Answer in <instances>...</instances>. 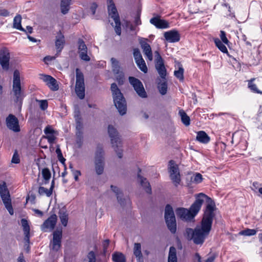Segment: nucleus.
Instances as JSON below:
<instances>
[{
	"mask_svg": "<svg viewBox=\"0 0 262 262\" xmlns=\"http://www.w3.org/2000/svg\"><path fill=\"white\" fill-rule=\"evenodd\" d=\"M112 71L116 77L117 80L119 84H122L124 80V75L121 70L119 62L116 59L112 57L111 59Z\"/></svg>",
	"mask_w": 262,
	"mask_h": 262,
	"instance_id": "f8f14e48",
	"label": "nucleus"
},
{
	"mask_svg": "<svg viewBox=\"0 0 262 262\" xmlns=\"http://www.w3.org/2000/svg\"><path fill=\"white\" fill-rule=\"evenodd\" d=\"M6 124L7 127L15 132L19 131L18 120L13 115L10 114L6 118Z\"/></svg>",
	"mask_w": 262,
	"mask_h": 262,
	"instance_id": "aec40b11",
	"label": "nucleus"
},
{
	"mask_svg": "<svg viewBox=\"0 0 262 262\" xmlns=\"http://www.w3.org/2000/svg\"><path fill=\"white\" fill-rule=\"evenodd\" d=\"M79 112H75V118L76 121V144L78 147H80L82 144V124L80 117Z\"/></svg>",
	"mask_w": 262,
	"mask_h": 262,
	"instance_id": "ddd939ff",
	"label": "nucleus"
},
{
	"mask_svg": "<svg viewBox=\"0 0 262 262\" xmlns=\"http://www.w3.org/2000/svg\"><path fill=\"white\" fill-rule=\"evenodd\" d=\"M203 180L202 176L199 173H196L194 175L193 178H192V181L196 184L200 183Z\"/></svg>",
	"mask_w": 262,
	"mask_h": 262,
	"instance_id": "de8ad7c7",
	"label": "nucleus"
},
{
	"mask_svg": "<svg viewBox=\"0 0 262 262\" xmlns=\"http://www.w3.org/2000/svg\"><path fill=\"white\" fill-rule=\"evenodd\" d=\"M21 16L20 15H17L14 18L13 27L14 28L26 32L21 26Z\"/></svg>",
	"mask_w": 262,
	"mask_h": 262,
	"instance_id": "7c9ffc66",
	"label": "nucleus"
},
{
	"mask_svg": "<svg viewBox=\"0 0 262 262\" xmlns=\"http://www.w3.org/2000/svg\"><path fill=\"white\" fill-rule=\"evenodd\" d=\"M75 93L80 99L85 97V84L84 75L80 69H76Z\"/></svg>",
	"mask_w": 262,
	"mask_h": 262,
	"instance_id": "423d86ee",
	"label": "nucleus"
},
{
	"mask_svg": "<svg viewBox=\"0 0 262 262\" xmlns=\"http://www.w3.org/2000/svg\"><path fill=\"white\" fill-rule=\"evenodd\" d=\"M39 103V106L41 110L44 111L48 107V102L46 100H37Z\"/></svg>",
	"mask_w": 262,
	"mask_h": 262,
	"instance_id": "3c124183",
	"label": "nucleus"
},
{
	"mask_svg": "<svg viewBox=\"0 0 262 262\" xmlns=\"http://www.w3.org/2000/svg\"><path fill=\"white\" fill-rule=\"evenodd\" d=\"M87 258L88 262H96V255L94 252L92 251L89 252Z\"/></svg>",
	"mask_w": 262,
	"mask_h": 262,
	"instance_id": "09e8293b",
	"label": "nucleus"
},
{
	"mask_svg": "<svg viewBox=\"0 0 262 262\" xmlns=\"http://www.w3.org/2000/svg\"><path fill=\"white\" fill-rule=\"evenodd\" d=\"M179 114L181 117L182 123L186 126L189 125L190 121V118L185 111L183 110H180L179 112Z\"/></svg>",
	"mask_w": 262,
	"mask_h": 262,
	"instance_id": "72a5a7b5",
	"label": "nucleus"
},
{
	"mask_svg": "<svg viewBox=\"0 0 262 262\" xmlns=\"http://www.w3.org/2000/svg\"><path fill=\"white\" fill-rule=\"evenodd\" d=\"M150 23L158 29H166L169 27V23L158 17H152L150 19Z\"/></svg>",
	"mask_w": 262,
	"mask_h": 262,
	"instance_id": "b1692460",
	"label": "nucleus"
},
{
	"mask_svg": "<svg viewBox=\"0 0 262 262\" xmlns=\"http://www.w3.org/2000/svg\"><path fill=\"white\" fill-rule=\"evenodd\" d=\"M62 230L57 228L53 233V239L51 241L50 248L51 250L57 251L61 246Z\"/></svg>",
	"mask_w": 262,
	"mask_h": 262,
	"instance_id": "2eb2a0df",
	"label": "nucleus"
},
{
	"mask_svg": "<svg viewBox=\"0 0 262 262\" xmlns=\"http://www.w3.org/2000/svg\"><path fill=\"white\" fill-rule=\"evenodd\" d=\"M165 220L168 229L174 234L177 231V223L172 207L167 204L165 209Z\"/></svg>",
	"mask_w": 262,
	"mask_h": 262,
	"instance_id": "0eeeda50",
	"label": "nucleus"
},
{
	"mask_svg": "<svg viewBox=\"0 0 262 262\" xmlns=\"http://www.w3.org/2000/svg\"><path fill=\"white\" fill-rule=\"evenodd\" d=\"M168 262H177V250L174 247L169 248Z\"/></svg>",
	"mask_w": 262,
	"mask_h": 262,
	"instance_id": "473e14b6",
	"label": "nucleus"
},
{
	"mask_svg": "<svg viewBox=\"0 0 262 262\" xmlns=\"http://www.w3.org/2000/svg\"><path fill=\"white\" fill-rule=\"evenodd\" d=\"M111 91L113 95L114 104L120 114L123 115L126 114L127 106L126 102L123 94L115 83L111 84Z\"/></svg>",
	"mask_w": 262,
	"mask_h": 262,
	"instance_id": "20e7f679",
	"label": "nucleus"
},
{
	"mask_svg": "<svg viewBox=\"0 0 262 262\" xmlns=\"http://www.w3.org/2000/svg\"><path fill=\"white\" fill-rule=\"evenodd\" d=\"M156 64L155 67L160 77L164 79L166 76V70L165 68L163 60L158 51L155 52Z\"/></svg>",
	"mask_w": 262,
	"mask_h": 262,
	"instance_id": "dca6fc26",
	"label": "nucleus"
},
{
	"mask_svg": "<svg viewBox=\"0 0 262 262\" xmlns=\"http://www.w3.org/2000/svg\"><path fill=\"white\" fill-rule=\"evenodd\" d=\"M0 195L5 207L9 213L13 215L14 211L11 204L10 195L5 182L0 184Z\"/></svg>",
	"mask_w": 262,
	"mask_h": 262,
	"instance_id": "1a4fd4ad",
	"label": "nucleus"
},
{
	"mask_svg": "<svg viewBox=\"0 0 262 262\" xmlns=\"http://www.w3.org/2000/svg\"><path fill=\"white\" fill-rule=\"evenodd\" d=\"M107 10L109 16L112 18L114 20L119 19V16L117 10L113 0H107Z\"/></svg>",
	"mask_w": 262,
	"mask_h": 262,
	"instance_id": "5701e85b",
	"label": "nucleus"
},
{
	"mask_svg": "<svg viewBox=\"0 0 262 262\" xmlns=\"http://www.w3.org/2000/svg\"><path fill=\"white\" fill-rule=\"evenodd\" d=\"M108 133L111 138V143L116 152L118 157L121 158L123 156L121 147V141L116 129L113 125L108 126Z\"/></svg>",
	"mask_w": 262,
	"mask_h": 262,
	"instance_id": "39448f33",
	"label": "nucleus"
},
{
	"mask_svg": "<svg viewBox=\"0 0 262 262\" xmlns=\"http://www.w3.org/2000/svg\"><path fill=\"white\" fill-rule=\"evenodd\" d=\"M256 233V231L255 229H247L246 230L241 231L239 232V234L241 235L246 236H251L255 235Z\"/></svg>",
	"mask_w": 262,
	"mask_h": 262,
	"instance_id": "37998d69",
	"label": "nucleus"
},
{
	"mask_svg": "<svg viewBox=\"0 0 262 262\" xmlns=\"http://www.w3.org/2000/svg\"><path fill=\"white\" fill-rule=\"evenodd\" d=\"M134 57L135 58V61L143 58L141 54L138 49H135L134 50Z\"/></svg>",
	"mask_w": 262,
	"mask_h": 262,
	"instance_id": "8fccbe9b",
	"label": "nucleus"
},
{
	"mask_svg": "<svg viewBox=\"0 0 262 262\" xmlns=\"http://www.w3.org/2000/svg\"><path fill=\"white\" fill-rule=\"evenodd\" d=\"M138 178L141 185L145 189L146 192L148 193H151V188L149 184V183L147 181L146 179L141 176L139 173H138Z\"/></svg>",
	"mask_w": 262,
	"mask_h": 262,
	"instance_id": "bb28decb",
	"label": "nucleus"
},
{
	"mask_svg": "<svg viewBox=\"0 0 262 262\" xmlns=\"http://www.w3.org/2000/svg\"><path fill=\"white\" fill-rule=\"evenodd\" d=\"M111 187L112 190L116 193L118 202L121 206H123L124 204L125 199H122L123 195L119 188L113 185H111Z\"/></svg>",
	"mask_w": 262,
	"mask_h": 262,
	"instance_id": "c756f323",
	"label": "nucleus"
},
{
	"mask_svg": "<svg viewBox=\"0 0 262 262\" xmlns=\"http://www.w3.org/2000/svg\"><path fill=\"white\" fill-rule=\"evenodd\" d=\"M55 42V46L57 49V52H59L63 48L64 36L61 33L58 34Z\"/></svg>",
	"mask_w": 262,
	"mask_h": 262,
	"instance_id": "c85d7f7f",
	"label": "nucleus"
},
{
	"mask_svg": "<svg viewBox=\"0 0 262 262\" xmlns=\"http://www.w3.org/2000/svg\"><path fill=\"white\" fill-rule=\"evenodd\" d=\"M114 21L115 23V30L116 33V34L118 35H120L121 33V23L119 19H117L116 20H114Z\"/></svg>",
	"mask_w": 262,
	"mask_h": 262,
	"instance_id": "49530a36",
	"label": "nucleus"
},
{
	"mask_svg": "<svg viewBox=\"0 0 262 262\" xmlns=\"http://www.w3.org/2000/svg\"><path fill=\"white\" fill-rule=\"evenodd\" d=\"M97 7H98V5L96 3H93L92 4L91 7H90V10L92 11L93 15H94L95 14L96 10Z\"/></svg>",
	"mask_w": 262,
	"mask_h": 262,
	"instance_id": "13d9d810",
	"label": "nucleus"
},
{
	"mask_svg": "<svg viewBox=\"0 0 262 262\" xmlns=\"http://www.w3.org/2000/svg\"><path fill=\"white\" fill-rule=\"evenodd\" d=\"M33 211H34V212L36 214H38L39 215H40L41 216L43 215V212L41 211H40V210H39L38 209H34Z\"/></svg>",
	"mask_w": 262,
	"mask_h": 262,
	"instance_id": "338daca9",
	"label": "nucleus"
},
{
	"mask_svg": "<svg viewBox=\"0 0 262 262\" xmlns=\"http://www.w3.org/2000/svg\"><path fill=\"white\" fill-rule=\"evenodd\" d=\"M69 167L73 172L75 181H77L78 179V176L80 174V172L79 170H73V167L71 164H70Z\"/></svg>",
	"mask_w": 262,
	"mask_h": 262,
	"instance_id": "5fc2aeb1",
	"label": "nucleus"
},
{
	"mask_svg": "<svg viewBox=\"0 0 262 262\" xmlns=\"http://www.w3.org/2000/svg\"><path fill=\"white\" fill-rule=\"evenodd\" d=\"M57 217L56 214H52L48 217L41 225V229L43 231H52L57 223Z\"/></svg>",
	"mask_w": 262,
	"mask_h": 262,
	"instance_id": "f3484780",
	"label": "nucleus"
},
{
	"mask_svg": "<svg viewBox=\"0 0 262 262\" xmlns=\"http://www.w3.org/2000/svg\"><path fill=\"white\" fill-rule=\"evenodd\" d=\"M165 39L169 42H178L180 39V35L178 31L175 30L165 32L164 34Z\"/></svg>",
	"mask_w": 262,
	"mask_h": 262,
	"instance_id": "4be33fe9",
	"label": "nucleus"
},
{
	"mask_svg": "<svg viewBox=\"0 0 262 262\" xmlns=\"http://www.w3.org/2000/svg\"><path fill=\"white\" fill-rule=\"evenodd\" d=\"M129 82L139 97L142 98H147V93L144 88L142 83L139 79L134 77H129Z\"/></svg>",
	"mask_w": 262,
	"mask_h": 262,
	"instance_id": "9b49d317",
	"label": "nucleus"
},
{
	"mask_svg": "<svg viewBox=\"0 0 262 262\" xmlns=\"http://www.w3.org/2000/svg\"><path fill=\"white\" fill-rule=\"evenodd\" d=\"M9 12L5 9H0V16H7L9 15Z\"/></svg>",
	"mask_w": 262,
	"mask_h": 262,
	"instance_id": "bf43d9fd",
	"label": "nucleus"
},
{
	"mask_svg": "<svg viewBox=\"0 0 262 262\" xmlns=\"http://www.w3.org/2000/svg\"><path fill=\"white\" fill-rule=\"evenodd\" d=\"M147 39L141 38L140 39L141 47L143 50L144 55L147 57L149 60H152V53L150 46L147 43Z\"/></svg>",
	"mask_w": 262,
	"mask_h": 262,
	"instance_id": "412c9836",
	"label": "nucleus"
},
{
	"mask_svg": "<svg viewBox=\"0 0 262 262\" xmlns=\"http://www.w3.org/2000/svg\"><path fill=\"white\" fill-rule=\"evenodd\" d=\"M169 172L170 179L174 185L177 186L181 181L180 174L178 166L173 160L169 162Z\"/></svg>",
	"mask_w": 262,
	"mask_h": 262,
	"instance_id": "9d476101",
	"label": "nucleus"
},
{
	"mask_svg": "<svg viewBox=\"0 0 262 262\" xmlns=\"http://www.w3.org/2000/svg\"><path fill=\"white\" fill-rule=\"evenodd\" d=\"M212 221L206 217L202 219L200 226H197L194 229L187 228L185 236L187 239L192 240L196 245H202L211 229Z\"/></svg>",
	"mask_w": 262,
	"mask_h": 262,
	"instance_id": "f257e3e1",
	"label": "nucleus"
},
{
	"mask_svg": "<svg viewBox=\"0 0 262 262\" xmlns=\"http://www.w3.org/2000/svg\"><path fill=\"white\" fill-rule=\"evenodd\" d=\"M41 174L43 179V183L47 184L49 183L51 177V173L48 168H44L42 169Z\"/></svg>",
	"mask_w": 262,
	"mask_h": 262,
	"instance_id": "c9c22d12",
	"label": "nucleus"
},
{
	"mask_svg": "<svg viewBox=\"0 0 262 262\" xmlns=\"http://www.w3.org/2000/svg\"><path fill=\"white\" fill-rule=\"evenodd\" d=\"M40 78L46 83L51 90L55 91L58 90L59 86L57 81L53 77L48 75L40 74Z\"/></svg>",
	"mask_w": 262,
	"mask_h": 262,
	"instance_id": "a211bd4d",
	"label": "nucleus"
},
{
	"mask_svg": "<svg viewBox=\"0 0 262 262\" xmlns=\"http://www.w3.org/2000/svg\"><path fill=\"white\" fill-rule=\"evenodd\" d=\"M254 80L255 78H253L248 80V88L254 93L262 94V91L259 90L256 85L253 83Z\"/></svg>",
	"mask_w": 262,
	"mask_h": 262,
	"instance_id": "58836bf2",
	"label": "nucleus"
},
{
	"mask_svg": "<svg viewBox=\"0 0 262 262\" xmlns=\"http://www.w3.org/2000/svg\"><path fill=\"white\" fill-rule=\"evenodd\" d=\"M25 234V237L24 240L25 241V244H29L30 240H29V236H30V232H28V233H26V232L24 233Z\"/></svg>",
	"mask_w": 262,
	"mask_h": 262,
	"instance_id": "e2e57ef3",
	"label": "nucleus"
},
{
	"mask_svg": "<svg viewBox=\"0 0 262 262\" xmlns=\"http://www.w3.org/2000/svg\"><path fill=\"white\" fill-rule=\"evenodd\" d=\"M215 256L212 255L209 257L205 261V262H214Z\"/></svg>",
	"mask_w": 262,
	"mask_h": 262,
	"instance_id": "69168bd1",
	"label": "nucleus"
},
{
	"mask_svg": "<svg viewBox=\"0 0 262 262\" xmlns=\"http://www.w3.org/2000/svg\"><path fill=\"white\" fill-rule=\"evenodd\" d=\"M158 89L161 94L164 95L167 93V86L166 82H163L159 84Z\"/></svg>",
	"mask_w": 262,
	"mask_h": 262,
	"instance_id": "c03bdc74",
	"label": "nucleus"
},
{
	"mask_svg": "<svg viewBox=\"0 0 262 262\" xmlns=\"http://www.w3.org/2000/svg\"><path fill=\"white\" fill-rule=\"evenodd\" d=\"M112 259L114 262H126L125 255L120 252H116L112 255Z\"/></svg>",
	"mask_w": 262,
	"mask_h": 262,
	"instance_id": "e433bc0d",
	"label": "nucleus"
},
{
	"mask_svg": "<svg viewBox=\"0 0 262 262\" xmlns=\"http://www.w3.org/2000/svg\"><path fill=\"white\" fill-rule=\"evenodd\" d=\"M138 68L144 73H146L147 72V68L146 67L145 61L143 58L136 61Z\"/></svg>",
	"mask_w": 262,
	"mask_h": 262,
	"instance_id": "ea45409f",
	"label": "nucleus"
},
{
	"mask_svg": "<svg viewBox=\"0 0 262 262\" xmlns=\"http://www.w3.org/2000/svg\"><path fill=\"white\" fill-rule=\"evenodd\" d=\"M214 43L219 49L224 53H228V50L226 47L223 43V42L219 38H215L214 39Z\"/></svg>",
	"mask_w": 262,
	"mask_h": 262,
	"instance_id": "4c0bfd02",
	"label": "nucleus"
},
{
	"mask_svg": "<svg viewBox=\"0 0 262 262\" xmlns=\"http://www.w3.org/2000/svg\"><path fill=\"white\" fill-rule=\"evenodd\" d=\"M183 74L184 69L182 66L179 67L178 70L175 71L174 72V76L180 80H183L184 79Z\"/></svg>",
	"mask_w": 262,
	"mask_h": 262,
	"instance_id": "79ce46f5",
	"label": "nucleus"
},
{
	"mask_svg": "<svg viewBox=\"0 0 262 262\" xmlns=\"http://www.w3.org/2000/svg\"><path fill=\"white\" fill-rule=\"evenodd\" d=\"M55 59V56H47L43 58V61L46 63H47L48 61L53 60Z\"/></svg>",
	"mask_w": 262,
	"mask_h": 262,
	"instance_id": "680f3d73",
	"label": "nucleus"
},
{
	"mask_svg": "<svg viewBox=\"0 0 262 262\" xmlns=\"http://www.w3.org/2000/svg\"><path fill=\"white\" fill-rule=\"evenodd\" d=\"M21 225L23 227V230L24 233H28V232H30V226L28 224V221L27 220L25 219H23L21 220Z\"/></svg>",
	"mask_w": 262,
	"mask_h": 262,
	"instance_id": "a18cd8bd",
	"label": "nucleus"
},
{
	"mask_svg": "<svg viewBox=\"0 0 262 262\" xmlns=\"http://www.w3.org/2000/svg\"><path fill=\"white\" fill-rule=\"evenodd\" d=\"M19 162H20V160H19V155L17 154V152L16 151H15V152H14V154L13 156V157L12 158L11 162L12 163L18 164L19 163Z\"/></svg>",
	"mask_w": 262,
	"mask_h": 262,
	"instance_id": "864d4df0",
	"label": "nucleus"
},
{
	"mask_svg": "<svg viewBox=\"0 0 262 262\" xmlns=\"http://www.w3.org/2000/svg\"><path fill=\"white\" fill-rule=\"evenodd\" d=\"M13 100L16 105L17 106L19 111H20L24 94L21 91L20 74L17 70H15L13 73Z\"/></svg>",
	"mask_w": 262,
	"mask_h": 262,
	"instance_id": "7ed1b4c3",
	"label": "nucleus"
},
{
	"mask_svg": "<svg viewBox=\"0 0 262 262\" xmlns=\"http://www.w3.org/2000/svg\"><path fill=\"white\" fill-rule=\"evenodd\" d=\"M176 214L183 220L190 221L193 219V215L191 214L189 210L184 208H178L176 210Z\"/></svg>",
	"mask_w": 262,
	"mask_h": 262,
	"instance_id": "393cba45",
	"label": "nucleus"
},
{
	"mask_svg": "<svg viewBox=\"0 0 262 262\" xmlns=\"http://www.w3.org/2000/svg\"><path fill=\"white\" fill-rule=\"evenodd\" d=\"M78 53L80 59L85 61H89L90 57L88 54V48L82 39L78 40Z\"/></svg>",
	"mask_w": 262,
	"mask_h": 262,
	"instance_id": "6ab92c4d",
	"label": "nucleus"
},
{
	"mask_svg": "<svg viewBox=\"0 0 262 262\" xmlns=\"http://www.w3.org/2000/svg\"><path fill=\"white\" fill-rule=\"evenodd\" d=\"M220 38L223 43L228 45V43L229 42V40L226 37V33L224 31H221Z\"/></svg>",
	"mask_w": 262,
	"mask_h": 262,
	"instance_id": "603ef678",
	"label": "nucleus"
},
{
	"mask_svg": "<svg viewBox=\"0 0 262 262\" xmlns=\"http://www.w3.org/2000/svg\"><path fill=\"white\" fill-rule=\"evenodd\" d=\"M110 244V241L108 239L105 240L103 243V248L106 250Z\"/></svg>",
	"mask_w": 262,
	"mask_h": 262,
	"instance_id": "0e129e2a",
	"label": "nucleus"
},
{
	"mask_svg": "<svg viewBox=\"0 0 262 262\" xmlns=\"http://www.w3.org/2000/svg\"><path fill=\"white\" fill-rule=\"evenodd\" d=\"M60 11L63 14H66V0H61L60 1Z\"/></svg>",
	"mask_w": 262,
	"mask_h": 262,
	"instance_id": "6e6d98bb",
	"label": "nucleus"
},
{
	"mask_svg": "<svg viewBox=\"0 0 262 262\" xmlns=\"http://www.w3.org/2000/svg\"><path fill=\"white\" fill-rule=\"evenodd\" d=\"M134 255L137 258L138 262L143 261V255L141 252V245L140 243H135L133 248Z\"/></svg>",
	"mask_w": 262,
	"mask_h": 262,
	"instance_id": "a878e982",
	"label": "nucleus"
},
{
	"mask_svg": "<svg viewBox=\"0 0 262 262\" xmlns=\"http://www.w3.org/2000/svg\"><path fill=\"white\" fill-rule=\"evenodd\" d=\"M196 139L201 143L206 144L210 141V137L204 131H199L197 133Z\"/></svg>",
	"mask_w": 262,
	"mask_h": 262,
	"instance_id": "cd10ccee",
	"label": "nucleus"
},
{
	"mask_svg": "<svg viewBox=\"0 0 262 262\" xmlns=\"http://www.w3.org/2000/svg\"><path fill=\"white\" fill-rule=\"evenodd\" d=\"M205 201L207 203V206L203 219L208 217L210 220H213L214 216V203L210 198L203 193H200L195 195V201L189 210L191 214L193 215V219L200 210Z\"/></svg>",
	"mask_w": 262,
	"mask_h": 262,
	"instance_id": "f03ea898",
	"label": "nucleus"
},
{
	"mask_svg": "<svg viewBox=\"0 0 262 262\" xmlns=\"http://www.w3.org/2000/svg\"><path fill=\"white\" fill-rule=\"evenodd\" d=\"M18 262H25V260L24 258L23 254H21L18 258Z\"/></svg>",
	"mask_w": 262,
	"mask_h": 262,
	"instance_id": "774afa93",
	"label": "nucleus"
},
{
	"mask_svg": "<svg viewBox=\"0 0 262 262\" xmlns=\"http://www.w3.org/2000/svg\"><path fill=\"white\" fill-rule=\"evenodd\" d=\"M104 151L101 145L98 144L95 155V168L97 174H101L104 170Z\"/></svg>",
	"mask_w": 262,
	"mask_h": 262,
	"instance_id": "6e6552de",
	"label": "nucleus"
},
{
	"mask_svg": "<svg viewBox=\"0 0 262 262\" xmlns=\"http://www.w3.org/2000/svg\"><path fill=\"white\" fill-rule=\"evenodd\" d=\"M59 217L62 225L64 226H66V208L64 207L60 209L59 211Z\"/></svg>",
	"mask_w": 262,
	"mask_h": 262,
	"instance_id": "a19ab883",
	"label": "nucleus"
},
{
	"mask_svg": "<svg viewBox=\"0 0 262 262\" xmlns=\"http://www.w3.org/2000/svg\"><path fill=\"white\" fill-rule=\"evenodd\" d=\"M134 22L136 25L137 26L141 24V20L140 19V12H138V13H137L136 16L135 17Z\"/></svg>",
	"mask_w": 262,
	"mask_h": 262,
	"instance_id": "4d7b16f0",
	"label": "nucleus"
},
{
	"mask_svg": "<svg viewBox=\"0 0 262 262\" xmlns=\"http://www.w3.org/2000/svg\"><path fill=\"white\" fill-rule=\"evenodd\" d=\"M56 153L57 154L58 160L61 163L64 167V171L61 173V176L63 177L66 174V165L64 163L66 159L63 157L61 151L59 147H57L56 148Z\"/></svg>",
	"mask_w": 262,
	"mask_h": 262,
	"instance_id": "2f4dec72",
	"label": "nucleus"
},
{
	"mask_svg": "<svg viewBox=\"0 0 262 262\" xmlns=\"http://www.w3.org/2000/svg\"><path fill=\"white\" fill-rule=\"evenodd\" d=\"M10 53L6 48L0 50V64L2 69L5 71H8L10 69Z\"/></svg>",
	"mask_w": 262,
	"mask_h": 262,
	"instance_id": "4468645a",
	"label": "nucleus"
},
{
	"mask_svg": "<svg viewBox=\"0 0 262 262\" xmlns=\"http://www.w3.org/2000/svg\"><path fill=\"white\" fill-rule=\"evenodd\" d=\"M54 180L52 182L51 188L48 189L43 187L40 186L38 188V193L40 195L46 194L47 196H50L52 193V189L53 188Z\"/></svg>",
	"mask_w": 262,
	"mask_h": 262,
	"instance_id": "f704fd0d",
	"label": "nucleus"
},
{
	"mask_svg": "<svg viewBox=\"0 0 262 262\" xmlns=\"http://www.w3.org/2000/svg\"><path fill=\"white\" fill-rule=\"evenodd\" d=\"M44 131L45 133L47 135L49 134H52L54 132V130L52 128H51V127L49 126H47Z\"/></svg>",
	"mask_w": 262,
	"mask_h": 262,
	"instance_id": "052dcab7",
	"label": "nucleus"
}]
</instances>
